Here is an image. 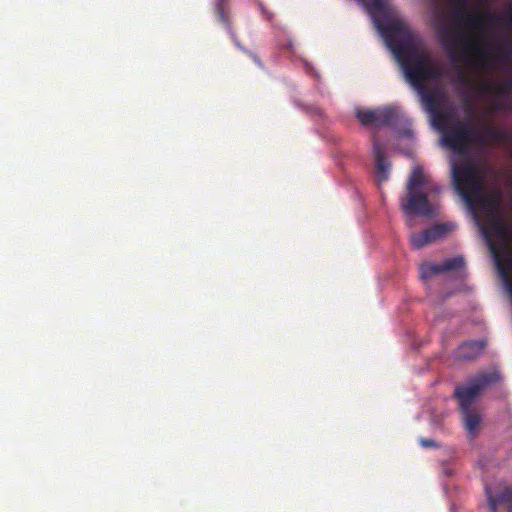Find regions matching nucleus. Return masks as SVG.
Here are the masks:
<instances>
[{"label":"nucleus","instance_id":"nucleus-1","mask_svg":"<svg viewBox=\"0 0 512 512\" xmlns=\"http://www.w3.org/2000/svg\"><path fill=\"white\" fill-rule=\"evenodd\" d=\"M377 27L400 62L406 78L420 92L426 110L432 114L434 125L446 122L452 112L441 110L439 95L427 90L425 86L427 81L440 77V68L423 46L421 39L402 20L378 23Z\"/></svg>","mask_w":512,"mask_h":512},{"label":"nucleus","instance_id":"nucleus-2","mask_svg":"<svg viewBox=\"0 0 512 512\" xmlns=\"http://www.w3.org/2000/svg\"><path fill=\"white\" fill-rule=\"evenodd\" d=\"M453 185L470 207L479 206L487 215V220L500 215V199L498 196H482L484 183L476 166L467 161L452 166Z\"/></svg>","mask_w":512,"mask_h":512},{"label":"nucleus","instance_id":"nucleus-3","mask_svg":"<svg viewBox=\"0 0 512 512\" xmlns=\"http://www.w3.org/2000/svg\"><path fill=\"white\" fill-rule=\"evenodd\" d=\"M436 127L442 131L444 145L457 154H465L470 144L477 141L478 130L456 119L453 113L446 122H440Z\"/></svg>","mask_w":512,"mask_h":512},{"label":"nucleus","instance_id":"nucleus-4","mask_svg":"<svg viewBox=\"0 0 512 512\" xmlns=\"http://www.w3.org/2000/svg\"><path fill=\"white\" fill-rule=\"evenodd\" d=\"M452 7V19L456 26H465L482 30L487 24L498 20L499 17L488 12L471 13L468 10L469 0H448Z\"/></svg>","mask_w":512,"mask_h":512},{"label":"nucleus","instance_id":"nucleus-5","mask_svg":"<svg viewBox=\"0 0 512 512\" xmlns=\"http://www.w3.org/2000/svg\"><path fill=\"white\" fill-rule=\"evenodd\" d=\"M356 117L362 125L374 127L397 128L404 120L401 111L392 106L377 109H358Z\"/></svg>","mask_w":512,"mask_h":512},{"label":"nucleus","instance_id":"nucleus-6","mask_svg":"<svg viewBox=\"0 0 512 512\" xmlns=\"http://www.w3.org/2000/svg\"><path fill=\"white\" fill-rule=\"evenodd\" d=\"M498 379L499 375L496 372L482 373L470 379L465 385L457 386L454 397L458 400L460 409L471 408L480 392Z\"/></svg>","mask_w":512,"mask_h":512},{"label":"nucleus","instance_id":"nucleus-7","mask_svg":"<svg viewBox=\"0 0 512 512\" xmlns=\"http://www.w3.org/2000/svg\"><path fill=\"white\" fill-rule=\"evenodd\" d=\"M487 222H488L489 227L482 226L481 227L482 233L489 244L491 252L493 253V255L496 258L500 273L507 280V288H508L509 292L512 294V281H510L508 279V275L505 272L503 266L501 265V263L499 261V249L491 240L490 232H489V230H491L500 239L506 240L509 235L508 228H507L506 224L504 223V221L502 220V218L500 217V215L491 217V219L487 220Z\"/></svg>","mask_w":512,"mask_h":512},{"label":"nucleus","instance_id":"nucleus-8","mask_svg":"<svg viewBox=\"0 0 512 512\" xmlns=\"http://www.w3.org/2000/svg\"><path fill=\"white\" fill-rule=\"evenodd\" d=\"M401 207L406 214L431 217L436 214L437 207L429 201L428 195L418 191H407L401 201Z\"/></svg>","mask_w":512,"mask_h":512},{"label":"nucleus","instance_id":"nucleus-9","mask_svg":"<svg viewBox=\"0 0 512 512\" xmlns=\"http://www.w3.org/2000/svg\"><path fill=\"white\" fill-rule=\"evenodd\" d=\"M464 266V258L462 256H456L444 260L441 264H422L420 266V274L422 279H427L433 275L461 270Z\"/></svg>","mask_w":512,"mask_h":512},{"label":"nucleus","instance_id":"nucleus-10","mask_svg":"<svg viewBox=\"0 0 512 512\" xmlns=\"http://www.w3.org/2000/svg\"><path fill=\"white\" fill-rule=\"evenodd\" d=\"M373 155L379 182L388 180L391 164L385 155V146L373 136Z\"/></svg>","mask_w":512,"mask_h":512},{"label":"nucleus","instance_id":"nucleus-11","mask_svg":"<svg viewBox=\"0 0 512 512\" xmlns=\"http://www.w3.org/2000/svg\"><path fill=\"white\" fill-rule=\"evenodd\" d=\"M447 232L445 224L435 225L420 233H414L411 235L410 240L413 247L419 249L425 245L437 240Z\"/></svg>","mask_w":512,"mask_h":512},{"label":"nucleus","instance_id":"nucleus-12","mask_svg":"<svg viewBox=\"0 0 512 512\" xmlns=\"http://www.w3.org/2000/svg\"><path fill=\"white\" fill-rule=\"evenodd\" d=\"M485 492L490 508V512H497L498 507L501 505L512 510V488L505 487L499 494L493 495L488 487H485Z\"/></svg>","mask_w":512,"mask_h":512},{"label":"nucleus","instance_id":"nucleus-13","mask_svg":"<svg viewBox=\"0 0 512 512\" xmlns=\"http://www.w3.org/2000/svg\"><path fill=\"white\" fill-rule=\"evenodd\" d=\"M484 347L483 341L464 342L456 349L455 355L460 360H473L482 353Z\"/></svg>","mask_w":512,"mask_h":512},{"label":"nucleus","instance_id":"nucleus-14","mask_svg":"<svg viewBox=\"0 0 512 512\" xmlns=\"http://www.w3.org/2000/svg\"><path fill=\"white\" fill-rule=\"evenodd\" d=\"M464 428L472 436L476 434L481 422V416L475 408L460 409Z\"/></svg>","mask_w":512,"mask_h":512},{"label":"nucleus","instance_id":"nucleus-15","mask_svg":"<svg viewBox=\"0 0 512 512\" xmlns=\"http://www.w3.org/2000/svg\"><path fill=\"white\" fill-rule=\"evenodd\" d=\"M507 138L508 135L505 131L493 126H486L482 131L478 130L477 141L487 139L500 142L507 140Z\"/></svg>","mask_w":512,"mask_h":512},{"label":"nucleus","instance_id":"nucleus-16","mask_svg":"<svg viewBox=\"0 0 512 512\" xmlns=\"http://www.w3.org/2000/svg\"><path fill=\"white\" fill-rule=\"evenodd\" d=\"M425 184V176L423 173L422 168L416 167L413 169L409 180L407 182V191H417L419 188H421Z\"/></svg>","mask_w":512,"mask_h":512},{"label":"nucleus","instance_id":"nucleus-17","mask_svg":"<svg viewBox=\"0 0 512 512\" xmlns=\"http://www.w3.org/2000/svg\"><path fill=\"white\" fill-rule=\"evenodd\" d=\"M227 1L228 0H217L215 4V10L218 17V20L225 25L229 31L230 28V20H229V13L227 10Z\"/></svg>","mask_w":512,"mask_h":512},{"label":"nucleus","instance_id":"nucleus-18","mask_svg":"<svg viewBox=\"0 0 512 512\" xmlns=\"http://www.w3.org/2000/svg\"><path fill=\"white\" fill-rule=\"evenodd\" d=\"M368 6L378 13L385 14L389 10L388 0H368Z\"/></svg>","mask_w":512,"mask_h":512},{"label":"nucleus","instance_id":"nucleus-19","mask_svg":"<svg viewBox=\"0 0 512 512\" xmlns=\"http://www.w3.org/2000/svg\"><path fill=\"white\" fill-rule=\"evenodd\" d=\"M440 41L443 45H445L450 50V56L453 61L457 62L458 59L456 57V49L454 46L450 45V34L447 30H444L440 34Z\"/></svg>","mask_w":512,"mask_h":512},{"label":"nucleus","instance_id":"nucleus-20","mask_svg":"<svg viewBox=\"0 0 512 512\" xmlns=\"http://www.w3.org/2000/svg\"><path fill=\"white\" fill-rule=\"evenodd\" d=\"M494 92L498 95H506L509 92H512V80H506L501 83L498 87L493 89Z\"/></svg>","mask_w":512,"mask_h":512},{"label":"nucleus","instance_id":"nucleus-21","mask_svg":"<svg viewBox=\"0 0 512 512\" xmlns=\"http://www.w3.org/2000/svg\"><path fill=\"white\" fill-rule=\"evenodd\" d=\"M420 444L425 448H435L438 447L437 443L433 439H420Z\"/></svg>","mask_w":512,"mask_h":512},{"label":"nucleus","instance_id":"nucleus-22","mask_svg":"<svg viewBox=\"0 0 512 512\" xmlns=\"http://www.w3.org/2000/svg\"><path fill=\"white\" fill-rule=\"evenodd\" d=\"M249 55L251 56V58L253 59V61L259 66V67H262V62L260 61L259 57H257L256 55L252 54L251 52H248Z\"/></svg>","mask_w":512,"mask_h":512},{"label":"nucleus","instance_id":"nucleus-23","mask_svg":"<svg viewBox=\"0 0 512 512\" xmlns=\"http://www.w3.org/2000/svg\"><path fill=\"white\" fill-rule=\"evenodd\" d=\"M460 78H461L462 81H466L467 80V75L464 72H461L460 73Z\"/></svg>","mask_w":512,"mask_h":512},{"label":"nucleus","instance_id":"nucleus-24","mask_svg":"<svg viewBox=\"0 0 512 512\" xmlns=\"http://www.w3.org/2000/svg\"><path fill=\"white\" fill-rule=\"evenodd\" d=\"M494 109H504V107L501 103H497L495 104Z\"/></svg>","mask_w":512,"mask_h":512},{"label":"nucleus","instance_id":"nucleus-25","mask_svg":"<svg viewBox=\"0 0 512 512\" xmlns=\"http://www.w3.org/2000/svg\"><path fill=\"white\" fill-rule=\"evenodd\" d=\"M468 112H469V114H472L473 116L476 115V111L471 107L468 108Z\"/></svg>","mask_w":512,"mask_h":512},{"label":"nucleus","instance_id":"nucleus-26","mask_svg":"<svg viewBox=\"0 0 512 512\" xmlns=\"http://www.w3.org/2000/svg\"><path fill=\"white\" fill-rule=\"evenodd\" d=\"M460 36H461V37H466V36H467V33H465V32H463V31H461V32H460Z\"/></svg>","mask_w":512,"mask_h":512},{"label":"nucleus","instance_id":"nucleus-27","mask_svg":"<svg viewBox=\"0 0 512 512\" xmlns=\"http://www.w3.org/2000/svg\"><path fill=\"white\" fill-rule=\"evenodd\" d=\"M441 191L440 187L435 188V192L439 193Z\"/></svg>","mask_w":512,"mask_h":512},{"label":"nucleus","instance_id":"nucleus-28","mask_svg":"<svg viewBox=\"0 0 512 512\" xmlns=\"http://www.w3.org/2000/svg\"><path fill=\"white\" fill-rule=\"evenodd\" d=\"M509 20H510V23L512 25V13L509 15Z\"/></svg>","mask_w":512,"mask_h":512}]
</instances>
